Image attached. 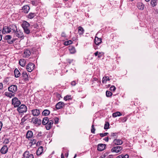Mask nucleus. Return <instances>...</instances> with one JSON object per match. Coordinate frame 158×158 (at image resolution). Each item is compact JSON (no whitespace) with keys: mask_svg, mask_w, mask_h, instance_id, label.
<instances>
[{"mask_svg":"<svg viewBox=\"0 0 158 158\" xmlns=\"http://www.w3.org/2000/svg\"><path fill=\"white\" fill-rule=\"evenodd\" d=\"M22 26L24 30V33L27 34L30 33V24L29 23L26 21H24L22 24Z\"/></svg>","mask_w":158,"mask_h":158,"instance_id":"f257e3e1","label":"nucleus"},{"mask_svg":"<svg viewBox=\"0 0 158 158\" xmlns=\"http://www.w3.org/2000/svg\"><path fill=\"white\" fill-rule=\"evenodd\" d=\"M17 110L19 113H22L27 112V108L25 105L22 104L17 108Z\"/></svg>","mask_w":158,"mask_h":158,"instance_id":"f03ea898","label":"nucleus"},{"mask_svg":"<svg viewBox=\"0 0 158 158\" xmlns=\"http://www.w3.org/2000/svg\"><path fill=\"white\" fill-rule=\"evenodd\" d=\"M12 104L15 107H17L21 104V102L17 98L15 97L12 99Z\"/></svg>","mask_w":158,"mask_h":158,"instance_id":"7ed1b4c3","label":"nucleus"},{"mask_svg":"<svg viewBox=\"0 0 158 158\" xmlns=\"http://www.w3.org/2000/svg\"><path fill=\"white\" fill-rule=\"evenodd\" d=\"M35 66V65L33 63H29L26 66V69L28 72H31L34 69Z\"/></svg>","mask_w":158,"mask_h":158,"instance_id":"20e7f679","label":"nucleus"},{"mask_svg":"<svg viewBox=\"0 0 158 158\" xmlns=\"http://www.w3.org/2000/svg\"><path fill=\"white\" fill-rule=\"evenodd\" d=\"M8 90L15 94L17 91V87L15 85H12L8 88Z\"/></svg>","mask_w":158,"mask_h":158,"instance_id":"39448f33","label":"nucleus"},{"mask_svg":"<svg viewBox=\"0 0 158 158\" xmlns=\"http://www.w3.org/2000/svg\"><path fill=\"white\" fill-rule=\"evenodd\" d=\"M14 37H17L19 38H23V33L20 31V30H17L14 33Z\"/></svg>","mask_w":158,"mask_h":158,"instance_id":"423d86ee","label":"nucleus"},{"mask_svg":"<svg viewBox=\"0 0 158 158\" xmlns=\"http://www.w3.org/2000/svg\"><path fill=\"white\" fill-rule=\"evenodd\" d=\"M11 37L10 35H7L5 36V39L7 40V43L8 44H11L13 43L15 40V39H13L12 40H11Z\"/></svg>","mask_w":158,"mask_h":158,"instance_id":"0eeeda50","label":"nucleus"},{"mask_svg":"<svg viewBox=\"0 0 158 158\" xmlns=\"http://www.w3.org/2000/svg\"><path fill=\"white\" fill-rule=\"evenodd\" d=\"M31 123L33 124H40L41 123V120L38 119V118L36 117H33L31 121Z\"/></svg>","mask_w":158,"mask_h":158,"instance_id":"6e6552de","label":"nucleus"},{"mask_svg":"<svg viewBox=\"0 0 158 158\" xmlns=\"http://www.w3.org/2000/svg\"><path fill=\"white\" fill-rule=\"evenodd\" d=\"M23 158H34V157L33 154H30L28 151H26L23 154Z\"/></svg>","mask_w":158,"mask_h":158,"instance_id":"1a4fd4ad","label":"nucleus"},{"mask_svg":"<svg viewBox=\"0 0 158 158\" xmlns=\"http://www.w3.org/2000/svg\"><path fill=\"white\" fill-rule=\"evenodd\" d=\"M123 149V148L121 146H116L113 148L111 149V151L113 152L118 153Z\"/></svg>","mask_w":158,"mask_h":158,"instance_id":"9d476101","label":"nucleus"},{"mask_svg":"<svg viewBox=\"0 0 158 158\" xmlns=\"http://www.w3.org/2000/svg\"><path fill=\"white\" fill-rule=\"evenodd\" d=\"M11 28H9L7 26H5L3 28L2 33L4 34L9 33L11 31Z\"/></svg>","mask_w":158,"mask_h":158,"instance_id":"9b49d317","label":"nucleus"},{"mask_svg":"<svg viewBox=\"0 0 158 158\" xmlns=\"http://www.w3.org/2000/svg\"><path fill=\"white\" fill-rule=\"evenodd\" d=\"M53 123V122L52 120H50L46 124V128L47 130H49L52 127Z\"/></svg>","mask_w":158,"mask_h":158,"instance_id":"f8f14e48","label":"nucleus"},{"mask_svg":"<svg viewBox=\"0 0 158 158\" xmlns=\"http://www.w3.org/2000/svg\"><path fill=\"white\" fill-rule=\"evenodd\" d=\"M31 55V52L29 50L26 49L24 51L23 56L24 57H28Z\"/></svg>","mask_w":158,"mask_h":158,"instance_id":"ddd939ff","label":"nucleus"},{"mask_svg":"<svg viewBox=\"0 0 158 158\" xmlns=\"http://www.w3.org/2000/svg\"><path fill=\"white\" fill-rule=\"evenodd\" d=\"M32 114L34 116H38L40 114V110L38 109H35L31 110Z\"/></svg>","mask_w":158,"mask_h":158,"instance_id":"4468645a","label":"nucleus"},{"mask_svg":"<svg viewBox=\"0 0 158 158\" xmlns=\"http://www.w3.org/2000/svg\"><path fill=\"white\" fill-rule=\"evenodd\" d=\"M30 117V115L29 114H26L25 115V116L22 118L21 119V122L20 123V124L21 125H23L24 122L27 119L29 118Z\"/></svg>","mask_w":158,"mask_h":158,"instance_id":"2eb2a0df","label":"nucleus"},{"mask_svg":"<svg viewBox=\"0 0 158 158\" xmlns=\"http://www.w3.org/2000/svg\"><path fill=\"white\" fill-rule=\"evenodd\" d=\"M106 147L105 144H99L98 145L97 150L100 151H101L103 150Z\"/></svg>","mask_w":158,"mask_h":158,"instance_id":"dca6fc26","label":"nucleus"},{"mask_svg":"<svg viewBox=\"0 0 158 158\" xmlns=\"http://www.w3.org/2000/svg\"><path fill=\"white\" fill-rule=\"evenodd\" d=\"M30 8L28 5H25L23 7V12L25 13H27L29 11Z\"/></svg>","mask_w":158,"mask_h":158,"instance_id":"f3484780","label":"nucleus"},{"mask_svg":"<svg viewBox=\"0 0 158 158\" xmlns=\"http://www.w3.org/2000/svg\"><path fill=\"white\" fill-rule=\"evenodd\" d=\"M102 42V40L101 38H98L97 37H95L94 39V43L96 45H99Z\"/></svg>","mask_w":158,"mask_h":158,"instance_id":"a211bd4d","label":"nucleus"},{"mask_svg":"<svg viewBox=\"0 0 158 158\" xmlns=\"http://www.w3.org/2000/svg\"><path fill=\"white\" fill-rule=\"evenodd\" d=\"M22 77L25 81L28 80V75L26 71H24L22 73Z\"/></svg>","mask_w":158,"mask_h":158,"instance_id":"6ab92c4d","label":"nucleus"},{"mask_svg":"<svg viewBox=\"0 0 158 158\" xmlns=\"http://www.w3.org/2000/svg\"><path fill=\"white\" fill-rule=\"evenodd\" d=\"M8 148L7 146H4L0 150L1 153L2 154H5L7 153Z\"/></svg>","mask_w":158,"mask_h":158,"instance_id":"aec40b11","label":"nucleus"},{"mask_svg":"<svg viewBox=\"0 0 158 158\" xmlns=\"http://www.w3.org/2000/svg\"><path fill=\"white\" fill-rule=\"evenodd\" d=\"M43 148L42 146H40L36 151V154L39 156L43 152Z\"/></svg>","mask_w":158,"mask_h":158,"instance_id":"412c9836","label":"nucleus"},{"mask_svg":"<svg viewBox=\"0 0 158 158\" xmlns=\"http://www.w3.org/2000/svg\"><path fill=\"white\" fill-rule=\"evenodd\" d=\"M114 143L116 145H120L123 144V142L121 139H115L114 140Z\"/></svg>","mask_w":158,"mask_h":158,"instance_id":"4be33fe9","label":"nucleus"},{"mask_svg":"<svg viewBox=\"0 0 158 158\" xmlns=\"http://www.w3.org/2000/svg\"><path fill=\"white\" fill-rule=\"evenodd\" d=\"M84 31L85 30L81 26H79L78 27V31L79 35H82L84 33Z\"/></svg>","mask_w":158,"mask_h":158,"instance_id":"5701e85b","label":"nucleus"},{"mask_svg":"<svg viewBox=\"0 0 158 158\" xmlns=\"http://www.w3.org/2000/svg\"><path fill=\"white\" fill-rule=\"evenodd\" d=\"M14 73L15 76L16 77H19L21 75L20 72L17 69H15L14 71Z\"/></svg>","mask_w":158,"mask_h":158,"instance_id":"b1692460","label":"nucleus"},{"mask_svg":"<svg viewBox=\"0 0 158 158\" xmlns=\"http://www.w3.org/2000/svg\"><path fill=\"white\" fill-rule=\"evenodd\" d=\"M33 136V134L32 132L31 131H27V134L26 137L27 139H29L31 138Z\"/></svg>","mask_w":158,"mask_h":158,"instance_id":"393cba45","label":"nucleus"},{"mask_svg":"<svg viewBox=\"0 0 158 158\" xmlns=\"http://www.w3.org/2000/svg\"><path fill=\"white\" fill-rule=\"evenodd\" d=\"M19 64L22 66L24 67L25 65L26 61L24 59H20L19 61Z\"/></svg>","mask_w":158,"mask_h":158,"instance_id":"a878e982","label":"nucleus"},{"mask_svg":"<svg viewBox=\"0 0 158 158\" xmlns=\"http://www.w3.org/2000/svg\"><path fill=\"white\" fill-rule=\"evenodd\" d=\"M53 113H52L53 115H56L55 111L59 109V102H58L56 105V107L53 108Z\"/></svg>","mask_w":158,"mask_h":158,"instance_id":"bb28decb","label":"nucleus"},{"mask_svg":"<svg viewBox=\"0 0 158 158\" xmlns=\"http://www.w3.org/2000/svg\"><path fill=\"white\" fill-rule=\"evenodd\" d=\"M49 121L48 117H45L43 118L42 122V124L44 125H46Z\"/></svg>","mask_w":158,"mask_h":158,"instance_id":"cd10ccee","label":"nucleus"},{"mask_svg":"<svg viewBox=\"0 0 158 158\" xmlns=\"http://www.w3.org/2000/svg\"><path fill=\"white\" fill-rule=\"evenodd\" d=\"M69 50L70 53L71 54L74 53L76 52L75 48L72 46H70L69 48Z\"/></svg>","mask_w":158,"mask_h":158,"instance_id":"c85d7f7f","label":"nucleus"},{"mask_svg":"<svg viewBox=\"0 0 158 158\" xmlns=\"http://www.w3.org/2000/svg\"><path fill=\"white\" fill-rule=\"evenodd\" d=\"M137 6L138 8L140 10H143L144 9V5L141 2L138 3Z\"/></svg>","mask_w":158,"mask_h":158,"instance_id":"c756f323","label":"nucleus"},{"mask_svg":"<svg viewBox=\"0 0 158 158\" xmlns=\"http://www.w3.org/2000/svg\"><path fill=\"white\" fill-rule=\"evenodd\" d=\"M14 93H10L9 92H6L5 93V95L6 96H7L10 98H11L12 97L14 96Z\"/></svg>","mask_w":158,"mask_h":158,"instance_id":"7c9ffc66","label":"nucleus"},{"mask_svg":"<svg viewBox=\"0 0 158 158\" xmlns=\"http://www.w3.org/2000/svg\"><path fill=\"white\" fill-rule=\"evenodd\" d=\"M50 113V111L48 110H44L42 112V114L44 116H47Z\"/></svg>","mask_w":158,"mask_h":158,"instance_id":"2f4dec72","label":"nucleus"},{"mask_svg":"<svg viewBox=\"0 0 158 158\" xmlns=\"http://www.w3.org/2000/svg\"><path fill=\"white\" fill-rule=\"evenodd\" d=\"M12 28H11V32H13L14 33L16 32L17 30V28L16 26L15 25H13L11 27Z\"/></svg>","mask_w":158,"mask_h":158,"instance_id":"473e14b6","label":"nucleus"},{"mask_svg":"<svg viewBox=\"0 0 158 158\" xmlns=\"http://www.w3.org/2000/svg\"><path fill=\"white\" fill-rule=\"evenodd\" d=\"M110 80V79L108 77H103L102 79V83L103 84L106 83L107 81H109Z\"/></svg>","mask_w":158,"mask_h":158,"instance_id":"72a5a7b5","label":"nucleus"},{"mask_svg":"<svg viewBox=\"0 0 158 158\" xmlns=\"http://www.w3.org/2000/svg\"><path fill=\"white\" fill-rule=\"evenodd\" d=\"M122 115V114L119 112H117L115 113H114L112 114V116L113 117H116L117 116H119Z\"/></svg>","mask_w":158,"mask_h":158,"instance_id":"f704fd0d","label":"nucleus"},{"mask_svg":"<svg viewBox=\"0 0 158 158\" xmlns=\"http://www.w3.org/2000/svg\"><path fill=\"white\" fill-rule=\"evenodd\" d=\"M36 15L35 13H30L27 15V17L29 19H31L33 18Z\"/></svg>","mask_w":158,"mask_h":158,"instance_id":"c9c22d12","label":"nucleus"},{"mask_svg":"<svg viewBox=\"0 0 158 158\" xmlns=\"http://www.w3.org/2000/svg\"><path fill=\"white\" fill-rule=\"evenodd\" d=\"M151 4L152 6L154 7L157 4L156 0H151Z\"/></svg>","mask_w":158,"mask_h":158,"instance_id":"e433bc0d","label":"nucleus"},{"mask_svg":"<svg viewBox=\"0 0 158 158\" xmlns=\"http://www.w3.org/2000/svg\"><path fill=\"white\" fill-rule=\"evenodd\" d=\"M109 126L110 124L108 122H106L104 126V129H109Z\"/></svg>","mask_w":158,"mask_h":158,"instance_id":"4c0bfd02","label":"nucleus"},{"mask_svg":"<svg viewBox=\"0 0 158 158\" xmlns=\"http://www.w3.org/2000/svg\"><path fill=\"white\" fill-rule=\"evenodd\" d=\"M72 43V41L71 40H69L67 41H65L63 43L64 45H68L69 44H71Z\"/></svg>","mask_w":158,"mask_h":158,"instance_id":"58836bf2","label":"nucleus"},{"mask_svg":"<svg viewBox=\"0 0 158 158\" xmlns=\"http://www.w3.org/2000/svg\"><path fill=\"white\" fill-rule=\"evenodd\" d=\"M112 95V93L110 91H107L106 92V95L107 97L111 96Z\"/></svg>","mask_w":158,"mask_h":158,"instance_id":"ea45409f","label":"nucleus"},{"mask_svg":"<svg viewBox=\"0 0 158 158\" xmlns=\"http://www.w3.org/2000/svg\"><path fill=\"white\" fill-rule=\"evenodd\" d=\"M59 118L58 117H55L54 118V123L55 124H56L58 123L59 122Z\"/></svg>","mask_w":158,"mask_h":158,"instance_id":"a19ab883","label":"nucleus"},{"mask_svg":"<svg viewBox=\"0 0 158 158\" xmlns=\"http://www.w3.org/2000/svg\"><path fill=\"white\" fill-rule=\"evenodd\" d=\"M71 99V96L70 95L69 96V95H67L65 97H64V99L65 100L67 101L68 99Z\"/></svg>","mask_w":158,"mask_h":158,"instance_id":"79ce46f5","label":"nucleus"},{"mask_svg":"<svg viewBox=\"0 0 158 158\" xmlns=\"http://www.w3.org/2000/svg\"><path fill=\"white\" fill-rule=\"evenodd\" d=\"M91 128H92L91 129V132L93 133H94L95 129L94 128V125H92Z\"/></svg>","mask_w":158,"mask_h":158,"instance_id":"37998d69","label":"nucleus"},{"mask_svg":"<svg viewBox=\"0 0 158 158\" xmlns=\"http://www.w3.org/2000/svg\"><path fill=\"white\" fill-rule=\"evenodd\" d=\"M110 89L111 91H114L116 89V88L114 86L112 85L110 87Z\"/></svg>","mask_w":158,"mask_h":158,"instance_id":"c03bdc74","label":"nucleus"},{"mask_svg":"<svg viewBox=\"0 0 158 158\" xmlns=\"http://www.w3.org/2000/svg\"><path fill=\"white\" fill-rule=\"evenodd\" d=\"M108 153L107 152H106L104 153L101 156V158H105L106 156H107L108 155Z\"/></svg>","mask_w":158,"mask_h":158,"instance_id":"a18cd8bd","label":"nucleus"},{"mask_svg":"<svg viewBox=\"0 0 158 158\" xmlns=\"http://www.w3.org/2000/svg\"><path fill=\"white\" fill-rule=\"evenodd\" d=\"M73 59H67V61L69 63V64H70L72 63H73Z\"/></svg>","mask_w":158,"mask_h":158,"instance_id":"49530a36","label":"nucleus"},{"mask_svg":"<svg viewBox=\"0 0 158 158\" xmlns=\"http://www.w3.org/2000/svg\"><path fill=\"white\" fill-rule=\"evenodd\" d=\"M121 158H128L129 156L128 155H124L123 154L121 155Z\"/></svg>","mask_w":158,"mask_h":158,"instance_id":"de8ad7c7","label":"nucleus"},{"mask_svg":"<svg viewBox=\"0 0 158 158\" xmlns=\"http://www.w3.org/2000/svg\"><path fill=\"white\" fill-rule=\"evenodd\" d=\"M108 134V133H107V132H106V133H104V134H103V133H100L99 134L100 136H101V137H104L105 136H106V135H107Z\"/></svg>","mask_w":158,"mask_h":158,"instance_id":"09e8293b","label":"nucleus"},{"mask_svg":"<svg viewBox=\"0 0 158 158\" xmlns=\"http://www.w3.org/2000/svg\"><path fill=\"white\" fill-rule=\"evenodd\" d=\"M117 133H111V137H115L117 136Z\"/></svg>","mask_w":158,"mask_h":158,"instance_id":"8fccbe9b","label":"nucleus"},{"mask_svg":"<svg viewBox=\"0 0 158 158\" xmlns=\"http://www.w3.org/2000/svg\"><path fill=\"white\" fill-rule=\"evenodd\" d=\"M97 81L98 82H99V83H100L101 82V81L100 80L98 81V78H96V77H94L92 79V81Z\"/></svg>","mask_w":158,"mask_h":158,"instance_id":"3c124183","label":"nucleus"},{"mask_svg":"<svg viewBox=\"0 0 158 158\" xmlns=\"http://www.w3.org/2000/svg\"><path fill=\"white\" fill-rule=\"evenodd\" d=\"M64 105V104L63 102H60V109L62 108Z\"/></svg>","mask_w":158,"mask_h":158,"instance_id":"603ef678","label":"nucleus"},{"mask_svg":"<svg viewBox=\"0 0 158 158\" xmlns=\"http://www.w3.org/2000/svg\"><path fill=\"white\" fill-rule=\"evenodd\" d=\"M31 143L32 144H36V141L35 139H33L31 140Z\"/></svg>","mask_w":158,"mask_h":158,"instance_id":"864d4df0","label":"nucleus"},{"mask_svg":"<svg viewBox=\"0 0 158 158\" xmlns=\"http://www.w3.org/2000/svg\"><path fill=\"white\" fill-rule=\"evenodd\" d=\"M61 36L62 37H63L64 38L66 37V36L65 33L64 32H62L61 34Z\"/></svg>","mask_w":158,"mask_h":158,"instance_id":"5fc2aeb1","label":"nucleus"},{"mask_svg":"<svg viewBox=\"0 0 158 158\" xmlns=\"http://www.w3.org/2000/svg\"><path fill=\"white\" fill-rule=\"evenodd\" d=\"M76 83L75 81H72L71 83V85L72 86H75L76 85Z\"/></svg>","mask_w":158,"mask_h":158,"instance_id":"6e6d98bb","label":"nucleus"},{"mask_svg":"<svg viewBox=\"0 0 158 158\" xmlns=\"http://www.w3.org/2000/svg\"><path fill=\"white\" fill-rule=\"evenodd\" d=\"M42 143V141H39L36 143V146H38L40 145V143Z\"/></svg>","mask_w":158,"mask_h":158,"instance_id":"4d7b16f0","label":"nucleus"},{"mask_svg":"<svg viewBox=\"0 0 158 158\" xmlns=\"http://www.w3.org/2000/svg\"><path fill=\"white\" fill-rule=\"evenodd\" d=\"M5 142L6 144H8L9 143V140L7 139H5Z\"/></svg>","mask_w":158,"mask_h":158,"instance_id":"13d9d810","label":"nucleus"},{"mask_svg":"<svg viewBox=\"0 0 158 158\" xmlns=\"http://www.w3.org/2000/svg\"><path fill=\"white\" fill-rule=\"evenodd\" d=\"M127 119V118L126 117H124L123 118V121L124 122L126 121Z\"/></svg>","mask_w":158,"mask_h":158,"instance_id":"bf43d9fd","label":"nucleus"},{"mask_svg":"<svg viewBox=\"0 0 158 158\" xmlns=\"http://www.w3.org/2000/svg\"><path fill=\"white\" fill-rule=\"evenodd\" d=\"M3 87V84L2 83H0V90L2 89Z\"/></svg>","mask_w":158,"mask_h":158,"instance_id":"052dcab7","label":"nucleus"},{"mask_svg":"<svg viewBox=\"0 0 158 158\" xmlns=\"http://www.w3.org/2000/svg\"><path fill=\"white\" fill-rule=\"evenodd\" d=\"M103 139L106 142H108L109 140V138L108 137H107L106 138L104 139Z\"/></svg>","mask_w":158,"mask_h":158,"instance_id":"680f3d73","label":"nucleus"},{"mask_svg":"<svg viewBox=\"0 0 158 158\" xmlns=\"http://www.w3.org/2000/svg\"><path fill=\"white\" fill-rule=\"evenodd\" d=\"M2 123L0 121V131L1 130L2 127Z\"/></svg>","mask_w":158,"mask_h":158,"instance_id":"e2e57ef3","label":"nucleus"},{"mask_svg":"<svg viewBox=\"0 0 158 158\" xmlns=\"http://www.w3.org/2000/svg\"><path fill=\"white\" fill-rule=\"evenodd\" d=\"M94 55L95 56H98V51H97L96 52H95L94 53Z\"/></svg>","mask_w":158,"mask_h":158,"instance_id":"0e129e2a","label":"nucleus"},{"mask_svg":"<svg viewBox=\"0 0 158 158\" xmlns=\"http://www.w3.org/2000/svg\"><path fill=\"white\" fill-rule=\"evenodd\" d=\"M2 35H0V41L2 39Z\"/></svg>","mask_w":158,"mask_h":158,"instance_id":"69168bd1","label":"nucleus"},{"mask_svg":"<svg viewBox=\"0 0 158 158\" xmlns=\"http://www.w3.org/2000/svg\"><path fill=\"white\" fill-rule=\"evenodd\" d=\"M121 155H119V156H117L116 158H121Z\"/></svg>","mask_w":158,"mask_h":158,"instance_id":"338daca9","label":"nucleus"},{"mask_svg":"<svg viewBox=\"0 0 158 158\" xmlns=\"http://www.w3.org/2000/svg\"><path fill=\"white\" fill-rule=\"evenodd\" d=\"M61 158H65L64 157V156H63L62 154L61 155Z\"/></svg>","mask_w":158,"mask_h":158,"instance_id":"774afa93","label":"nucleus"}]
</instances>
